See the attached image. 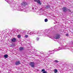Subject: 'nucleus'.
<instances>
[{
	"label": "nucleus",
	"mask_w": 73,
	"mask_h": 73,
	"mask_svg": "<svg viewBox=\"0 0 73 73\" xmlns=\"http://www.w3.org/2000/svg\"><path fill=\"white\" fill-rule=\"evenodd\" d=\"M57 69H55L54 70V73H57Z\"/></svg>",
	"instance_id": "13"
},
{
	"label": "nucleus",
	"mask_w": 73,
	"mask_h": 73,
	"mask_svg": "<svg viewBox=\"0 0 73 73\" xmlns=\"http://www.w3.org/2000/svg\"><path fill=\"white\" fill-rule=\"evenodd\" d=\"M20 64V62L17 61L15 63V65H19Z\"/></svg>",
	"instance_id": "10"
},
{
	"label": "nucleus",
	"mask_w": 73,
	"mask_h": 73,
	"mask_svg": "<svg viewBox=\"0 0 73 73\" xmlns=\"http://www.w3.org/2000/svg\"><path fill=\"white\" fill-rule=\"evenodd\" d=\"M64 48H61L60 47H59V48L58 49H55L54 50H52V52L54 51V52H56L57 51H58L60 50H61L62 49H64Z\"/></svg>",
	"instance_id": "3"
},
{
	"label": "nucleus",
	"mask_w": 73,
	"mask_h": 73,
	"mask_svg": "<svg viewBox=\"0 0 73 73\" xmlns=\"http://www.w3.org/2000/svg\"><path fill=\"white\" fill-rule=\"evenodd\" d=\"M34 1L37 2V3H38L39 5H41V3H40V0H34Z\"/></svg>",
	"instance_id": "8"
},
{
	"label": "nucleus",
	"mask_w": 73,
	"mask_h": 73,
	"mask_svg": "<svg viewBox=\"0 0 73 73\" xmlns=\"http://www.w3.org/2000/svg\"><path fill=\"white\" fill-rule=\"evenodd\" d=\"M23 49H24V48L23 47H20L19 48V50H23Z\"/></svg>",
	"instance_id": "11"
},
{
	"label": "nucleus",
	"mask_w": 73,
	"mask_h": 73,
	"mask_svg": "<svg viewBox=\"0 0 73 73\" xmlns=\"http://www.w3.org/2000/svg\"><path fill=\"white\" fill-rule=\"evenodd\" d=\"M23 11H24V12H27V11H26L25 10H25H23Z\"/></svg>",
	"instance_id": "23"
},
{
	"label": "nucleus",
	"mask_w": 73,
	"mask_h": 73,
	"mask_svg": "<svg viewBox=\"0 0 73 73\" xmlns=\"http://www.w3.org/2000/svg\"><path fill=\"white\" fill-rule=\"evenodd\" d=\"M30 65L31 66L32 68H34L35 67V63L33 62H30Z\"/></svg>",
	"instance_id": "5"
},
{
	"label": "nucleus",
	"mask_w": 73,
	"mask_h": 73,
	"mask_svg": "<svg viewBox=\"0 0 73 73\" xmlns=\"http://www.w3.org/2000/svg\"><path fill=\"white\" fill-rule=\"evenodd\" d=\"M26 5H27V3L25 2H23L22 3H21V5L22 7H25Z\"/></svg>",
	"instance_id": "4"
},
{
	"label": "nucleus",
	"mask_w": 73,
	"mask_h": 73,
	"mask_svg": "<svg viewBox=\"0 0 73 73\" xmlns=\"http://www.w3.org/2000/svg\"><path fill=\"white\" fill-rule=\"evenodd\" d=\"M45 69H42L41 71V72H44L45 71Z\"/></svg>",
	"instance_id": "19"
},
{
	"label": "nucleus",
	"mask_w": 73,
	"mask_h": 73,
	"mask_svg": "<svg viewBox=\"0 0 73 73\" xmlns=\"http://www.w3.org/2000/svg\"><path fill=\"white\" fill-rule=\"evenodd\" d=\"M5 1H7V2H8V0H5Z\"/></svg>",
	"instance_id": "25"
},
{
	"label": "nucleus",
	"mask_w": 73,
	"mask_h": 73,
	"mask_svg": "<svg viewBox=\"0 0 73 73\" xmlns=\"http://www.w3.org/2000/svg\"><path fill=\"white\" fill-rule=\"evenodd\" d=\"M21 37V35H18V38H20Z\"/></svg>",
	"instance_id": "18"
},
{
	"label": "nucleus",
	"mask_w": 73,
	"mask_h": 73,
	"mask_svg": "<svg viewBox=\"0 0 73 73\" xmlns=\"http://www.w3.org/2000/svg\"><path fill=\"white\" fill-rule=\"evenodd\" d=\"M46 8L47 9L49 8H50V6L49 5L46 6Z\"/></svg>",
	"instance_id": "16"
},
{
	"label": "nucleus",
	"mask_w": 73,
	"mask_h": 73,
	"mask_svg": "<svg viewBox=\"0 0 73 73\" xmlns=\"http://www.w3.org/2000/svg\"><path fill=\"white\" fill-rule=\"evenodd\" d=\"M42 73H47V72L46 71H44V72H43Z\"/></svg>",
	"instance_id": "21"
},
{
	"label": "nucleus",
	"mask_w": 73,
	"mask_h": 73,
	"mask_svg": "<svg viewBox=\"0 0 73 73\" xmlns=\"http://www.w3.org/2000/svg\"><path fill=\"white\" fill-rule=\"evenodd\" d=\"M8 55H7V54H6L4 55V57L6 58H8Z\"/></svg>",
	"instance_id": "12"
},
{
	"label": "nucleus",
	"mask_w": 73,
	"mask_h": 73,
	"mask_svg": "<svg viewBox=\"0 0 73 73\" xmlns=\"http://www.w3.org/2000/svg\"><path fill=\"white\" fill-rule=\"evenodd\" d=\"M68 35H68V34H66V36H68Z\"/></svg>",
	"instance_id": "24"
},
{
	"label": "nucleus",
	"mask_w": 73,
	"mask_h": 73,
	"mask_svg": "<svg viewBox=\"0 0 73 73\" xmlns=\"http://www.w3.org/2000/svg\"><path fill=\"white\" fill-rule=\"evenodd\" d=\"M36 39L37 40V41H38V40H39V38H37Z\"/></svg>",
	"instance_id": "22"
},
{
	"label": "nucleus",
	"mask_w": 73,
	"mask_h": 73,
	"mask_svg": "<svg viewBox=\"0 0 73 73\" xmlns=\"http://www.w3.org/2000/svg\"><path fill=\"white\" fill-rule=\"evenodd\" d=\"M30 35H37V36H40V35L41 34V32L40 31H38L36 32H31L29 33Z\"/></svg>",
	"instance_id": "1"
},
{
	"label": "nucleus",
	"mask_w": 73,
	"mask_h": 73,
	"mask_svg": "<svg viewBox=\"0 0 73 73\" xmlns=\"http://www.w3.org/2000/svg\"><path fill=\"white\" fill-rule=\"evenodd\" d=\"M67 8L65 7H63L62 8V11H64V12H66L67 11Z\"/></svg>",
	"instance_id": "7"
},
{
	"label": "nucleus",
	"mask_w": 73,
	"mask_h": 73,
	"mask_svg": "<svg viewBox=\"0 0 73 73\" xmlns=\"http://www.w3.org/2000/svg\"><path fill=\"white\" fill-rule=\"evenodd\" d=\"M44 21L45 22H47L48 21V19H45Z\"/></svg>",
	"instance_id": "17"
},
{
	"label": "nucleus",
	"mask_w": 73,
	"mask_h": 73,
	"mask_svg": "<svg viewBox=\"0 0 73 73\" xmlns=\"http://www.w3.org/2000/svg\"><path fill=\"white\" fill-rule=\"evenodd\" d=\"M28 35H25V37H26V38H27V37H28Z\"/></svg>",
	"instance_id": "20"
},
{
	"label": "nucleus",
	"mask_w": 73,
	"mask_h": 73,
	"mask_svg": "<svg viewBox=\"0 0 73 73\" xmlns=\"http://www.w3.org/2000/svg\"><path fill=\"white\" fill-rule=\"evenodd\" d=\"M7 3H9V4H10V5H11V2H10L9 1H8Z\"/></svg>",
	"instance_id": "14"
},
{
	"label": "nucleus",
	"mask_w": 73,
	"mask_h": 73,
	"mask_svg": "<svg viewBox=\"0 0 73 73\" xmlns=\"http://www.w3.org/2000/svg\"><path fill=\"white\" fill-rule=\"evenodd\" d=\"M54 61L55 62H56V63H58L59 62V61L57 60H55Z\"/></svg>",
	"instance_id": "15"
},
{
	"label": "nucleus",
	"mask_w": 73,
	"mask_h": 73,
	"mask_svg": "<svg viewBox=\"0 0 73 73\" xmlns=\"http://www.w3.org/2000/svg\"><path fill=\"white\" fill-rule=\"evenodd\" d=\"M53 53H51V54H53Z\"/></svg>",
	"instance_id": "27"
},
{
	"label": "nucleus",
	"mask_w": 73,
	"mask_h": 73,
	"mask_svg": "<svg viewBox=\"0 0 73 73\" xmlns=\"http://www.w3.org/2000/svg\"><path fill=\"white\" fill-rule=\"evenodd\" d=\"M49 52H50V51H49Z\"/></svg>",
	"instance_id": "28"
},
{
	"label": "nucleus",
	"mask_w": 73,
	"mask_h": 73,
	"mask_svg": "<svg viewBox=\"0 0 73 73\" xmlns=\"http://www.w3.org/2000/svg\"><path fill=\"white\" fill-rule=\"evenodd\" d=\"M32 9H33H33H34V8L33 7V8H32Z\"/></svg>",
	"instance_id": "26"
},
{
	"label": "nucleus",
	"mask_w": 73,
	"mask_h": 73,
	"mask_svg": "<svg viewBox=\"0 0 73 73\" xmlns=\"http://www.w3.org/2000/svg\"><path fill=\"white\" fill-rule=\"evenodd\" d=\"M11 41L12 42H16V38H12V39H11Z\"/></svg>",
	"instance_id": "9"
},
{
	"label": "nucleus",
	"mask_w": 73,
	"mask_h": 73,
	"mask_svg": "<svg viewBox=\"0 0 73 73\" xmlns=\"http://www.w3.org/2000/svg\"><path fill=\"white\" fill-rule=\"evenodd\" d=\"M49 37L50 38H51L52 39H53V38H55V39H59V38L60 37V35L57 34L55 35V36H50Z\"/></svg>",
	"instance_id": "2"
},
{
	"label": "nucleus",
	"mask_w": 73,
	"mask_h": 73,
	"mask_svg": "<svg viewBox=\"0 0 73 73\" xmlns=\"http://www.w3.org/2000/svg\"><path fill=\"white\" fill-rule=\"evenodd\" d=\"M14 10H18V11H21V8L19 6L18 7H17V8H16V7H14Z\"/></svg>",
	"instance_id": "6"
}]
</instances>
